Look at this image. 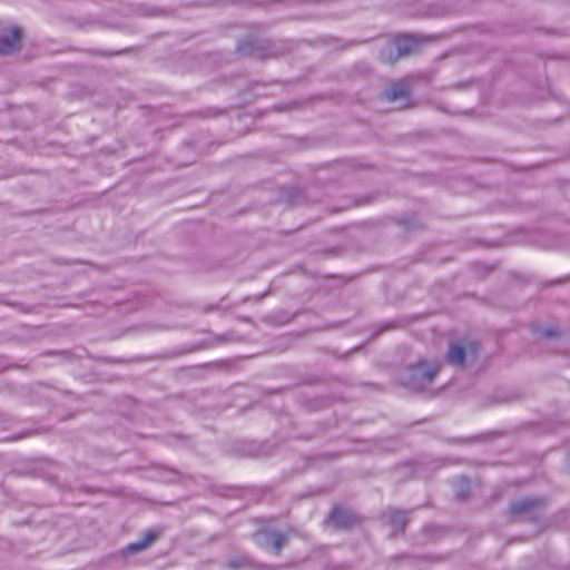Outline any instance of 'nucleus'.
<instances>
[{"instance_id":"obj_1","label":"nucleus","mask_w":570,"mask_h":570,"mask_svg":"<svg viewBox=\"0 0 570 570\" xmlns=\"http://www.w3.org/2000/svg\"><path fill=\"white\" fill-rule=\"evenodd\" d=\"M438 364H428L424 361L419 362L406 370L401 376L402 383L411 390L422 391L430 385L439 372Z\"/></svg>"},{"instance_id":"obj_2","label":"nucleus","mask_w":570,"mask_h":570,"mask_svg":"<svg viewBox=\"0 0 570 570\" xmlns=\"http://www.w3.org/2000/svg\"><path fill=\"white\" fill-rule=\"evenodd\" d=\"M543 500L522 499L511 503L509 512L514 520H537L542 511Z\"/></svg>"},{"instance_id":"obj_3","label":"nucleus","mask_w":570,"mask_h":570,"mask_svg":"<svg viewBox=\"0 0 570 570\" xmlns=\"http://www.w3.org/2000/svg\"><path fill=\"white\" fill-rule=\"evenodd\" d=\"M21 31L19 28L0 30V55H8L20 48Z\"/></svg>"},{"instance_id":"obj_4","label":"nucleus","mask_w":570,"mask_h":570,"mask_svg":"<svg viewBox=\"0 0 570 570\" xmlns=\"http://www.w3.org/2000/svg\"><path fill=\"white\" fill-rule=\"evenodd\" d=\"M468 354L475 356L476 346L474 344H470L468 352L460 344H451L445 360L450 365L462 367Z\"/></svg>"},{"instance_id":"obj_5","label":"nucleus","mask_w":570,"mask_h":570,"mask_svg":"<svg viewBox=\"0 0 570 570\" xmlns=\"http://www.w3.org/2000/svg\"><path fill=\"white\" fill-rule=\"evenodd\" d=\"M257 540L261 544H271L274 554H279L283 546L287 541V537L281 532H264L257 534Z\"/></svg>"},{"instance_id":"obj_6","label":"nucleus","mask_w":570,"mask_h":570,"mask_svg":"<svg viewBox=\"0 0 570 570\" xmlns=\"http://www.w3.org/2000/svg\"><path fill=\"white\" fill-rule=\"evenodd\" d=\"M385 518L394 532L402 531L407 522V512L390 509L385 512Z\"/></svg>"},{"instance_id":"obj_7","label":"nucleus","mask_w":570,"mask_h":570,"mask_svg":"<svg viewBox=\"0 0 570 570\" xmlns=\"http://www.w3.org/2000/svg\"><path fill=\"white\" fill-rule=\"evenodd\" d=\"M156 538H157L156 532L148 531L144 534V537L140 540L128 544L126 547L125 551L127 553L141 552V551L146 550L147 548H149L155 542Z\"/></svg>"},{"instance_id":"obj_8","label":"nucleus","mask_w":570,"mask_h":570,"mask_svg":"<svg viewBox=\"0 0 570 570\" xmlns=\"http://www.w3.org/2000/svg\"><path fill=\"white\" fill-rule=\"evenodd\" d=\"M330 519L338 528H347L354 522V515L341 508L333 509Z\"/></svg>"},{"instance_id":"obj_9","label":"nucleus","mask_w":570,"mask_h":570,"mask_svg":"<svg viewBox=\"0 0 570 570\" xmlns=\"http://www.w3.org/2000/svg\"><path fill=\"white\" fill-rule=\"evenodd\" d=\"M384 96L387 101H396L401 98L407 97V89L402 85L393 86L392 88L384 91Z\"/></svg>"},{"instance_id":"obj_10","label":"nucleus","mask_w":570,"mask_h":570,"mask_svg":"<svg viewBox=\"0 0 570 570\" xmlns=\"http://www.w3.org/2000/svg\"><path fill=\"white\" fill-rule=\"evenodd\" d=\"M413 41L409 37H403L396 40L395 49L397 51V57L405 56L412 51Z\"/></svg>"},{"instance_id":"obj_11","label":"nucleus","mask_w":570,"mask_h":570,"mask_svg":"<svg viewBox=\"0 0 570 570\" xmlns=\"http://www.w3.org/2000/svg\"><path fill=\"white\" fill-rule=\"evenodd\" d=\"M468 490H469V482L466 479L461 478L460 480L456 481L455 492H456L458 498H464L465 494L468 493Z\"/></svg>"},{"instance_id":"obj_12","label":"nucleus","mask_w":570,"mask_h":570,"mask_svg":"<svg viewBox=\"0 0 570 570\" xmlns=\"http://www.w3.org/2000/svg\"><path fill=\"white\" fill-rule=\"evenodd\" d=\"M558 333H557V331L554 328L549 327V328L543 331L542 336H544V337H554Z\"/></svg>"},{"instance_id":"obj_13","label":"nucleus","mask_w":570,"mask_h":570,"mask_svg":"<svg viewBox=\"0 0 570 570\" xmlns=\"http://www.w3.org/2000/svg\"><path fill=\"white\" fill-rule=\"evenodd\" d=\"M567 470H568V472L570 473V455L568 456Z\"/></svg>"}]
</instances>
